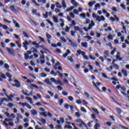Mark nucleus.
Here are the masks:
<instances>
[{
  "label": "nucleus",
  "mask_w": 129,
  "mask_h": 129,
  "mask_svg": "<svg viewBox=\"0 0 129 129\" xmlns=\"http://www.w3.org/2000/svg\"><path fill=\"white\" fill-rule=\"evenodd\" d=\"M6 49L8 52H9V53H10L12 55H14L15 54V51L14 50V49L10 48L9 47H7Z\"/></svg>",
  "instance_id": "6e6552de"
},
{
  "label": "nucleus",
  "mask_w": 129,
  "mask_h": 129,
  "mask_svg": "<svg viewBox=\"0 0 129 129\" xmlns=\"http://www.w3.org/2000/svg\"><path fill=\"white\" fill-rule=\"evenodd\" d=\"M93 111H94V112H95L96 113H97V114H99V112L98 111V110L96 108H93Z\"/></svg>",
  "instance_id": "ea45409f"
},
{
  "label": "nucleus",
  "mask_w": 129,
  "mask_h": 129,
  "mask_svg": "<svg viewBox=\"0 0 129 129\" xmlns=\"http://www.w3.org/2000/svg\"><path fill=\"white\" fill-rule=\"evenodd\" d=\"M81 111H83V112H87L86 109H85V108H84V107H81Z\"/></svg>",
  "instance_id": "09e8293b"
},
{
  "label": "nucleus",
  "mask_w": 129,
  "mask_h": 129,
  "mask_svg": "<svg viewBox=\"0 0 129 129\" xmlns=\"http://www.w3.org/2000/svg\"><path fill=\"white\" fill-rule=\"evenodd\" d=\"M104 54L107 57L109 56V52L108 51V50H105L104 52Z\"/></svg>",
  "instance_id": "72a5a7b5"
},
{
  "label": "nucleus",
  "mask_w": 129,
  "mask_h": 129,
  "mask_svg": "<svg viewBox=\"0 0 129 129\" xmlns=\"http://www.w3.org/2000/svg\"><path fill=\"white\" fill-rule=\"evenodd\" d=\"M31 112L33 115H36L37 112L35 109H33L31 111Z\"/></svg>",
  "instance_id": "aec40b11"
},
{
  "label": "nucleus",
  "mask_w": 129,
  "mask_h": 129,
  "mask_svg": "<svg viewBox=\"0 0 129 129\" xmlns=\"http://www.w3.org/2000/svg\"><path fill=\"white\" fill-rule=\"evenodd\" d=\"M77 53L78 54V55H81L84 57V59L86 60H88V56L87 55H85V52L81 51V50H78L77 51Z\"/></svg>",
  "instance_id": "f03ea898"
},
{
  "label": "nucleus",
  "mask_w": 129,
  "mask_h": 129,
  "mask_svg": "<svg viewBox=\"0 0 129 129\" xmlns=\"http://www.w3.org/2000/svg\"><path fill=\"white\" fill-rule=\"evenodd\" d=\"M23 34L24 36L25 37V38H29V35H28V34L26 33V32H25V31L23 32Z\"/></svg>",
  "instance_id": "c756f323"
},
{
  "label": "nucleus",
  "mask_w": 129,
  "mask_h": 129,
  "mask_svg": "<svg viewBox=\"0 0 129 129\" xmlns=\"http://www.w3.org/2000/svg\"><path fill=\"white\" fill-rule=\"evenodd\" d=\"M62 95H63L64 96H67V95H68V93H67L66 91H62Z\"/></svg>",
  "instance_id": "052dcab7"
},
{
  "label": "nucleus",
  "mask_w": 129,
  "mask_h": 129,
  "mask_svg": "<svg viewBox=\"0 0 129 129\" xmlns=\"http://www.w3.org/2000/svg\"><path fill=\"white\" fill-rule=\"evenodd\" d=\"M24 58L25 60H28L29 59V55L27 53H24Z\"/></svg>",
  "instance_id": "58836bf2"
},
{
  "label": "nucleus",
  "mask_w": 129,
  "mask_h": 129,
  "mask_svg": "<svg viewBox=\"0 0 129 129\" xmlns=\"http://www.w3.org/2000/svg\"><path fill=\"white\" fill-rule=\"evenodd\" d=\"M8 106L10 108H12L13 106H14V104L10 102L8 103Z\"/></svg>",
  "instance_id": "338daca9"
},
{
  "label": "nucleus",
  "mask_w": 129,
  "mask_h": 129,
  "mask_svg": "<svg viewBox=\"0 0 129 129\" xmlns=\"http://www.w3.org/2000/svg\"><path fill=\"white\" fill-rule=\"evenodd\" d=\"M0 75H1V77L3 79H6L7 78V77H6V75L3 74V73L2 72H0Z\"/></svg>",
  "instance_id": "4be33fe9"
},
{
  "label": "nucleus",
  "mask_w": 129,
  "mask_h": 129,
  "mask_svg": "<svg viewBox=\"0 0 129 129\" xmlns=\"http://www.w3.org/2000/svg\"><path fill=\"white\" fill-rule=\"evenodd\" d=\"M55 128L56 129H62V126L60 125H57Z\"/></svg>",
  "instance_id": "774afa93"
},
{
  "label": "nucleus",
  "mask_w": 129,
  "mask_h": 129,
  "mask_svg": "<svg viewBox=\"0 0 129 129\" xmlns=\"http://www.w3.org/2000/svg\"><path fill=\"white\" fill-rule=\"evenodd\" d=\"M113 66V67L115 68V69L116 70H118V69H119V66H118V65H117L116 63L114 64Z\"/></svg>",
  "instance_id": "37998d69"
},
{
  "label": "nucleus",
  "mask_w": 129,
  "mask_h": 129,
  "mask_svg": "<svg viewBox=\"0 0 129 129\" xmlns=\"http://www.w3.org/2000/svg\"><path fill=\"white\" fill-rule=\"evenodd\" d=\"M40 114H41V115H42L43 116H45V117L46 116H48V115L46 114V112H40Z\"/></svg>",
  "instance_id": "c9c22d12"
},
{
  "label": "nucleus",
  "mask_w": 129,
  "mask_h": 129,
  "mask_svg": "<svg viewBox=\"0 0 129 129\" xmlns=\"http://www.w3.org/2000/svg\"><path fill=\"white\" fill-rule=\"evenodd\" d=\"M96 19L97 21H98L99 22H101V21H105V18L103 16H97L96 17Z\"/></svg>",
  "instance_id": "39448f33"
},
{
  "label": "nucleus",
  "mask_w": 129,
  "mask_h": 129,
  "mask_svg": "<svg viewBox=\"0 0 129 129\" xmlns=\"http://www.w3.org/2000/svg\"><path fill=\"white\" fill-rule=\"evenodd\" d=\"M32 2L34 4L36 7H40V4L37 3L35 0H32Z\"/></svg>",
  "instance_id": "c85d7f7f"
},
{
  "label": "nucleus",
  "mask_w": 129,
  "mask_h": 129,
  "mask_svg": "<svg viewBox=\"0 0 129 129\" xmlns=\"http://www.w3.org/2000/svg\"><path fill=\"white\" fill-rule=\"evenodd\" d=\"M4 68H6V69H9V68H10V66H9L8 63H5Z\"/></svg>",
  "instance_id": "5fc2aeb1"
},
{
  "label": "nucleus",
  "mask_w": 129,
  "mask_h": 129,
  "mask_svg": "<svg viewBox=\"0 0 129 129\" xmlns=\"http://www.w3.org/2000/svg\"><path fill=\"white\" fill-rule=\"evenodd\" d=\"M109 118H111V119L113 121H115V119H114V117L112 115H110L109 116Z\"/></svg>",
  "instance_id": "e2e57ef3"
},
{
  "label": "nucleus",
  "mask_w": 129,
  "mask_h": 129,
  "mask_svg": "<svg viewBox=\"0 0 129 129\" xmlns=\"http://www.w3.org/2000/svg\"><path fill=\"white\" fill-rule=\"evenodd\" d=\"M121 25H122V29L123 30V31L125 32V33H126V27L125 26H124L123 25H124L123 24V22H121Z\"/></svg>",
  "instance_id": "473e14b6"
},
{
  "label": "nucleus",
  "mask_w": 129,
  "mask_h": 129,
  "mask_svg": "<svg viewBox=\"0 0 129 129\" xmlns=\"http://www.w3.org/2000/svg\"><path fill=\"white\" fill-rule=\"evenodd\" d=\"M38 38L39 39L40 42H42L43 43H45V39L43 38V37L41 36H38Z\"/></svg>",
  "instance_id": "2f4dec72"
},
{
  "label": "nucleus",
  "mask_w": 129,
  "mask_h": 129,
  "mask_svg": "<svg viewBox=\"0 0 129 129\" xmlns=\"http://www.w3.org/2000/svg\"><path fill=\"white\" fill-rule=\"evenodd\" d=\"M73 9H74V7H73V6H72L70 8L67 9L66 10L67 13H68V12H70V11H72V10H73Z\"/></svg>",
  "instance_id": "a878e982"
},
{
  "label": "nucleus",
  "mask_w": 129,
  "mask_h": 129,
  "mask_svg": "<svg viewBox=\"0 0 129 129\" xmlns=\"http://www.w3.org/2000/svg\"><path fill=\"white\" fill-rule=\"evenodd\" d=\"M74 29L76 31H79L81 30V28H80L79 26H75Z\"/></svg>",
  "instance_id": "79ce46f5"
},
{
  "label": "nucleus",
  "mask_w": 129,
  "mask_h": 129,
  "mask_svg": "<svg viewBox=\"0 0 129 129\" xmlns=\"http://www.w3.org/2000/svg\"><path fill=\"white\" fill-rule=\"evenodd\" d=\"M53 19V22H54V23H58V18H57V17H55V16H53L52 17Z\"/></svg>",
  "instance_id": "cd10ccee"
},
{
  "label": "nucleus",
  "mask_w": 129,
  "mask_h": 129,
  "mask_svg": "<svg viewBox=\"0 0 129 129\" xmlns=\"http://www.w3.org/2000/svg\"><path fill=\"white\" fill-rule=\"evenodd\" d=\"M122 73L123 74L124 76H127V72H126V71H124V69L122 70Z\"/></svg>",
  "instance_id": "5701e85b"
},
{
  "label": "nucleus",
  "mask_w": 129,
  "mask_h": 129,
  "mask_svg": "<svg viewBox=\"0 0 129 129\" xmlns=\"http://www.w3.org/2000/svg\"><path fill=\"white\" fill-rule=\"evenodd\" d=\"M5 121H13V119L12 118H6L5 119Z\"/></svg>",
  "instance_id": "13d9d810"
},
{
  "label": "nucleus",
  "mask_w": 129,
  "mask_h": 129,
  "mask_svg": "<svg viewBox=\"0 0 129 129\" xmlns=\"http://www.w3.org/2000/svg\"><path fill=\"white\" fill-rule=\"evenodd\" d=\"M19 104H20V105H22V106H23V107L26 106L27 107V108H29V109H31V108H32V106H31V105H30V104H29L27 102H24V103L19 102Z\"/></svg>",
  "instance_id": "20e7f679"
},
{
  "label": "nucleus",
  "mask_w": 129,
  "mask_h": 129,
  "mask_svg": "<svg viewBox=\"0 0 129 129\" xmlns=\"http://www.w3.org/2000/svg\"><path fill=\"white\" fill-rule=\"evenodd\" d=\"M40 120L42 122V123H43V124H46V120L43 118H41L40 119Z\"/></svg>",
  "instance_id": "864d4df0"
},
{
  "label": "nucleus",
  "mask_w": 129,
  "mask_h": 129,
  "mask_svg": "<svg viewBox=\"0 0 129 129\" xmlns=\"http://www.w3.org/2000/svg\"><path fill=\"white\" fill-rule=\"evenodd\" d=\"M14 82H15L16 84H12L13 87H14V86L17 88H20V87H21V83L20 81H18V80L15 79Z\"/></svg>",
  "instance_id": "7ed1b4c3"
},
{
  "label": "nucleus",
  "mask_w": 129,
  "mask_h": 129,
  "mask_svg": "<svg viewBox=\"0 0 129 129\" xmlns=\"http://www.w3.org/2000/svg\"><path fill=\"white\" fill-rule=\"evenodd\" d=\"M71 4H72V5L75 6V7H77V6H78V4L77 3V2H76V1L75 0H71Z\"/></svg>",
  "instance_id": "f8f14e48"
},
{
  "label": "nucleus",
  "mask_w": 129,
  "mask_h": 129,
  "mask_svg": "<svg viewBox=\"0 0 129 129\" xmlns=\"http://www.w3.org/2000/svg\"><path fill=\"white\" fill-rule=\"evenodd\" d=\"M32 44L34 46H35V48H40V45H39V44L37 43L36 41L32 42Z\"/></svg>",
  "instance_id": "9b49d317"
},
{
  "label": "nucleus",
  "mask_w": 129,
  "mask_h": 129,
  "mask_svg": "<svg viewBox=\"0 0 129 129\" xmlns=\"http://www.w3.org/2000/svg\"><path fill=\"white\" fill-rule=\"evenodd\" d=\"M3 92H4V94H5L6 96L8 98L9 101H13V97H14V95L13 94H11L9 96L7 93V90L6 89H3Z\"/></svg>",
  "instance_id": "f257e3e1"
},
{
  "label": "nucleus",
  "mask_w": 129,
  "mask_h": 129,
  "mask_svg": "<svg viewBox=\"0 0 129 129\" xmlns=\"http://www.w3.org/2000/svg\"><path fill=\"white\" fill-rule=\"evenodd\" d=\"M31 86H32V87H34V88H36V89H39V87H38V86H37V85H35L34 84H31Z\"/></svg>",
  "instance_id": "f704fd0d"
},
{
  "label": "nucleus",
  "mask_w": 129,
  "mask_h": 129,
  "mask_svg": "<svg viewBox=\"0 0 129 129\" xmlns=\"http://www.w3.org/2000/svg\"><path fill=\"white\" fill-rule=\"evenodd\" d=\"M64 128H70L72 129V126L69 125V126L67 125H64Z\"/></svg>",
  "instance_id": "de8ad7c7"
},
{
  "label": "nucleus",
  "mask_w": 129,
  "mask_h": 129,
  "mask_svg": "<svg viewBox=\"0 0 129 129\" xmlns=\"http://www.w3.org/2000/svg\"><path fill=\"white\" fill-rule=\"evenodd\" d=\"M43 17L45 18V19H47L48 18V12H46L45 14H42Z\"/></svg>",
  "instance_id": "603ef678"
},
{
  "label": "nucleus",
  "mask_w": 129,
  "mask_h": 129,
  "mask_svg": "<svg viewBox=\"0 0 129 129\" xmlns=\"http://www.w3.org/2000/svg\"><path fill=\"white\" fill-rule=\"evenodd\" d=\"M10 10H11L12 12H16L17 11V9L15 8V6L14 5H12L10 6Z\"/></svg>",
  "instance_id": "f3484780"
},
{
  "label": "nucleus",
  "mask_w": 129,
  "mask_h": 129,
  "mask_svg": "<svg viewBox=\"0 0 129 129\" xmlns=\"http://www.w3.org/2000/svg\"><path fill=\"white\" fill-rule=\"evenodd\" d=\"M116 110L118 114H120V113L122 112V111L121 110V109H120V108L116 107Z\"/></svg>",
  "instance_id": "4468645a"
},
{
  "label": "nucleus",
  "mask_w": 129,
  "mask_h": 129,
  "mask_svg": "<svg viewBox=\"0 0 129 129\" xmlns=\"http://www.w3.org/2000/svg\"><path fill=\"white\" fill-rule=\"evenodd\" d=\"M30 50L32 53H38V50L34 47H31Z\"/></svg>",
  "instance_id": "ddd939ff"
},
{
  "label": "nucleus",
  "mask_w": 129,
  "mask_h": 129,
  "mask_svg": "<svg viewBox=\"0 0 129 129\" xmlns=\"http://www.w3.org/2000/svg\"><path fill=\"white\" fill-rule=\"evenodd\" d=\"M13 23L15 24L16 28H20V24H19L15 20H13Z\"/></svg>",
  "instance_id": "dca6fc26"
},
{
  "label": "nucleus",
  "mask_w": 129,
  "mask_h": 129,
  "mask_svg": "<svg viewBox=\"0 0 129 129\" xmlns=\"http://www.w3.org/2000/svg\"><path fill=\"white\" fill-rule=\"evenodd\" d=\"M50 80L51 82H53V83H55V84L57 85V84H61V82L59 80H56L54 78H51Z\"/></svg>",
  "instance_id": "423d86ee"
},
{
  "label": "nucleus",
  "mask_w": 129,
  "mask_h": 129,
  "mask_svg": "<svg viewBox=\"0 0 129 129\" xmlns=\"http://www.w3.org/2000/svg\"><path fill=\"white\" fill-rule=\"evenodd\" d=\"M68 99H69L70 101H73V100H74V98L71 96H70L68 97Z\"/></svg>",
  "instance_id": "4d7b16f0"
},
{
  "label": "nucleus",
  "mask_w": 129,
  "mask_h": 129,
  "mask_svg": "<svg viewBox=\"0 0 129 129\" xmlns=\"http://www.w3.org/2000/svg\"><path fill=\"white\" fill-rule=\"evenodd\" d=\"M70 16L71 17V18H72L73 19H74L75 18V15H74V14H73V13L71 12L70 13Z\"/></svg>",
  "instance_id": "6e6d98bb"
},
{
  "label": "nucleus",
  "mask_w": 129,
  "mask_h": 129,
  "mask_svg": "<svg viewBox=\"0 0 129 129\" xmlns=\"http://www.w3.org/2000/svg\"><path fill=\"white\" fill-rule=\"evenodd\" d=\"M89 23H90V20H89L88 19H86L85 24H89Z\"/></svg>",
  "instance_id": "69168bd1"
},
{
  "label": "nucleus",
  "mask_w": 129,
  "mask_h": 129,
  "mask_svg": "<svg viewBox=\"0 0 129 129\" xmlns=\"http://www.w3.org/2000/svg\"><path fill=\"white\" fill-rule=\"evenodd\" d=\"M62 6L64 9H66L67 6L66 5V3H65V0H62Z\"/></svg>",
  "instance_id": "412c9836"
},
{
  "label": "nucleus",
  "mask_w": 129,
  "mask_h": 129,
  "mask_svg": "<svg viewBox=\"0 0 129 129\" xmlns=\"http://www.w3.org/2000/svg\"><path fill=\"white\" fill-rule=\"evenodd\" d=\"M115 51H116V48L114 47L113 50L111 51V55H114V52Z\"/></svg>",
  "instance_id": "e433bc0d"
},
{
  "label": "nucleus",
  "mask_w": 129,
  "mask_h": 129,
  "mask_svg": "<svg viewBox=\"0 0 129 129\" xmlns=\"http://www.w3.org/2000/svg\"><path fill=\"white\" fill-rule=\"evenodd\" d=\"M46 22H47V23H48V24H50V26H51V27H53V26H54V24H53V23H52V22H51V21H50V20L47 19V20H46Z\"/></svg>",
  "instance_id": "7c9ffc66"
},
{
  "label": "nucleus",
  "mask_w": 129,
  "mask_h": 129,
  "mask_svg": "<svg viewBox=\"0 0 129 129\" xmlns=\"http://www.w3.org/2000/svg\"><path fill=\"white\" fill-rule=\"evenodd\" d=\"M81 45H82V47H83L84 48H87V47H88L87 42H82Z\"/></svg>",
  "instance_id": "2eb2a0df"
},
{
  "label": "nucleus",
  "mask_w": 129,
  "mask_h": 129,
  "mask_svg": "<svg viewBox=\"0 0 129 129\" xmlns=\"http://www.w3.org/2000/svg\"><path fill=\"white\" fill-rule=\"evenodd\" d=\"M76 121L77 122H81V123H82V122H83V121L80 118L77 119V120H76Z\"/></svg>",
  "instance_id": "680f3d73"
},
{
  "label": "nucleus",
  "mask_w": 129,
  "mask_h": 129,
  "mask_svg": "<svg viewBox=\"0 0 129 129\" xmlns=\"http://www.w3.org/2000/svg\"><path fill=\"white\" fill-rule=\"evenodd\" d=\"M99 126H100V125L99 124V123H96L94 126V129H97V127H99Z\"/></svg>",
  "instance_id": "a18cd8bd"
},
{
  "label": "nucleus",
  "mask_w": 129,
  "mask_h": 129,
  "mask_svg": "<svg viewBox=\"0 0 129 129\" xmlns=\"http://www.w3.org/2000/svg\"><path fill=\"white\" fill-rule=\"evenodd\" d=\"M39 48H41L42 49H43V50H44V51H47V52H49L48 49L47 48H45V46L43 45H40Z\"/></svg>",
  "instance_id": "6ab92c4d"
},
{
  "label": "nucleus",
  "mask_w": 129,
  "mask_h": 129,
  "mask_svg": "<svg viewBox=\"0 0 129 129\" xmlns=\"http://www.w3.org/2000/svg\"><path fill=\"white\" fill-rule=\"evenodd\" d=\"M41 77H46L47 74H45L44 73H41L40 74Z\"/></svg>",
  "instance_id": "49530a36"
},
{
  "label": "nucleus",
  "mask_w": 129,
  "mask_h": 129,
  "mask_svg": "<svg viewBox=\"0 0 129 129\" xmlns=\"http://www.w3.org/2000/svg\"><path fill=\"white\" fill-rule=\"evenodd\" d=\"M63 102H64V100H63V99H60L59 101V105H61L62 104H63Z\"/></svg>",
  "instance_id": "3c124183"
},
{
  "label": "nucleus",
  "mask_w": 129,
  "mask_h": 129,
  "mask_svg": "<svg viewBox=\"0 0 129 129\" xmlns=\"http://www.w3.org/2000/svg\"><path fill=\"white\" fill-rule=\"evenodd\" d=\"M71 35L72 36V37H74V36H75V31L71 30Z\"/></svg>",
  "instance_id": "bf43d9fd"
},
{
  "label": "nucleus",
  "mask_w": 129,
  "mask_h": 129,
  "mask_svg": "<svg viewBox=\"0 0 129 129\" xmlns=\"http://www.w3.org/2000/svg\"><path fill=\"white\" fill-rule=\"evenodd\" d=\"M6 75L7 76V77H8V78L12 77V76L9 72L6 73Z\"/></svg>",
  "instance_id": "8fccbe9b"
},
{
  "label": "nucleus",
  "mask_w": 129,
  "mask_h": 129,
  "mask_svg": "<svg viewBox=\"0 0 129 129\" xmlns=\"http://www.w3.org/2000/svg\"><path fill=\"white\" fill-rule=\"evenodd\" d=\"M56 8H58V9H61L62 8V6L60 5V3H56Z\"/></svg>",
  "instance_id": "c03bdc74"
},
{
  "label": "nucleus",
  "mask_w": 129,
  "mask_h": 129,
  "mask_svg": "<svg viewBox=\"0 0 129 129\" xmlns=\"http://www.w3.org/2000/svg\"><path fill=\"white\" fill-rule=\"evenodd\" d=\"M112 28H111V27L109 26L108 27V29H105L104 31H105L106 32H107V31H112Z\"/></svg>",
  "instance_id": "a19ab883"
},
{
  "label": "nucleus",
  "mask_w": 129,
  "mask_h": 129,
  "mask_svg": "<svg viewBox=\"0 0 129 129\" xmlns=\"http://www.w3.org/2000/svg\"><path fill=\"white\" fill-rule=\"evenodd\" d=\"M23 47L25 48V50H28V46L30 45V43L28 42V41L25 40L24 42L23 43Z\"/></svg>",
  "instance_id": "0eeeda50"
},
{
  "label": "nucleus",
  "mask_w": 129,
  "mask_h": 129,
  "mask_svg": "<svg viewBox=\"0 0 129 129\" xmlns=\"http://www.w3.org/2000/svg\"><path fill=\"white\" fill-rule=\"evenodd\" d=\"M92 83L93 86L96 87V88L97 89V90H98V91H99V92H102V91H101V90H100V89H99V88L97 87V85H96V84H95V82H94V81L92 82Z\"/></svg>",
  "instance_id": "9d476101"
},
{
  "label": "nucleus",
  "mask_w": 129,
  "mask_h": 129,
  "mask_svg": "<svg viewBox=\"0 0 129 129\" xmlns=\"http://www.w3.org/2000/svg\"><path fill=\"white\" fill-rule=\"evenodd\" d=\"M94 4H95V2H90L88 3V6L89 7H92Z\"/></svg>",
  "instance_id": "393cba45"
},
{
  "label": "nucleus",
  "mask_w": 129,
  "mask_h": 129,
  "mask_svg": "<svg viewBox=\"0 0 129 129\" xmlns=\"http://www.w3.org/2000/svg\"><path fill=\"white\" fill-rule=\"evenodd\" d=\"M44 82L45 83L47 84L48 85H52V83L50 81V80H49L48 78L45 79Z\"/></svg>",
  "instance_id": "1a4fd4ad"
},
{
  "label": "nucleus",
  "mask_w": 129,
  "mask_h": 129,
  "mask_svg": "<svg viewBox=\"0 0 129 129\" xmlns=\"http://www.w3.org/2000/svg\"><path fill=\"white\" fill-rule=\"evenodd\" d=\"M116 59L119 61H121L122 60V58L120 57V56H119V55L118 54L116 55Z\"/></svg>",
  "instance_id": "bb28decb"
},
{
  "label": "nucleus",
  "mask_w": 129,
  "mask_h": 129,
  "mask_svg": "<svg viewBox=\"0 0 129 129\" xmlns=\"http://www.w3.org/2000/svg\"><path fill=\"white\" fill-rule=\"evenodd\" d=\"M1 26H0L1 28H3L4 30H8L9 29V27L7 25H4V24L1 23Z\"/></svg>",
  "instance_id": "a211bd4d"
},
{
  "label": "nucleus",
  "mask_w": 129,
  "mask_h": 129,
  "mask_svg": "<svg viewBox=\"0 0 129 129\" xmlns=\"http://www.w3.org/2000/svg\"><path fill=\"white\" fill-rule=\"evenodd\" d=\"M26 98L28 100L31 104H33V101L32 100V98L29 97H26Z\"/></svg>",
  "instance_id": "b1692460"
},
{
  "label": "nucleus",
  "mask_w": 129,
  "mask_h": 129,
  "mask_svg": "<svg viewBox=\"0 0 129 129\" xmlns=\"http://www.w3.org/2000/svg\"><path fill=\"white\" fill-rule=\"evenodd\" d=\"M5 100H6V101L7 102H8V101H9V100H8L7 98H3V99H2V100H1V103H3V102H4L5 101Z\"/></svg>",
  "instance_id": "4c0bfd02"
},
{
  "label": "nucleus",
  "mask_w": 129,
  "mask_h": 129,
  "mask_svg": "<svg viewBox=\"0 0 129 129\" xmlns=\"http://www.w3.org/2000/svg\"><path fill=\"white\" fill-rule=\"evenodd\" d=\"M119 126H120V127H121V128H123V129H129L128 127H125V126H123L121 124H120Z\"/></svg>",
  "instance_id": "0e129e2a"
}]
</instances>
